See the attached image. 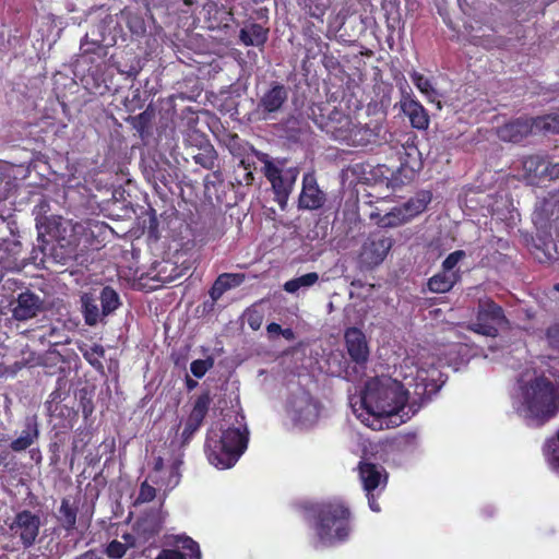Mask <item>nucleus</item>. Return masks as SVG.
<instances>
[{
	"mask_svg": "<svg viewBox=\"0 0 559 559\" xmlns=\"http://www.w3.org/2000/svg\"><path fill=\"white\" fill-rule=\"evenodd\" d=\"M401 369L404 382L389 376L373 377L366 381L359 395L350 397L353 413L366 427L376 431L399 427L419 408L407 405L408 388L414 386V394L419 399L437 390L440 374L437 368L414 366L407 358Z\"/></svg>",
	"mask_w": 559,
	"mask_h": 559,
	"instance_id": "f257e3e1",
	"label": "nucleus"
},
{
	"mask_svg": "<svg viewBox=\"0 0 559 559\" xmlns=\"http://www.w3.org/2000/svg\"><path fill=\"white\" fill-rule=\"evenodd\" d=\"M547 372L554 377H537L521 386L513 406L528 426H540L559 412V358H549Z\"/></svg>",
	"mask_w": 559,
	"mask_h": 559,
	"instance_id": "f03ea898",
	"label": "nucleus"
},
{
	"mask_svg": "<svg viewBox=\"0 0 559 559\" xmlns=\"http://www.w3.org/2000/svg\"><path fill=\"white\" fill-rule=\"evenodd\" d=\"M36 227L38 239L44 238L45 234L56 239L57 247L52 249V255L61 264L76 259L80 253L93 246V231L81 222L50 216L37 219Z\"/></svg>",
	"mask_w": 559,
	"mask_h": 559,
	"instance_id": "7ed1b4c3",
	"label": "nucleus"
},
{
	"mask_svg": "<svg viewBox=\"0 0 559 559\" xmlns=\"http://www.w3.org/2000/svg\"><path fill=\"white\" fill-rule=\"evenodd\" d=\"M249 431L242 415L221 433L211 430L206 438L205 451L209 462L218 469L230 468L243 454L248 445Z\"/></svg>",
	"mask_w": 559,
	"mask_h": 559,
	"instance_id": "20e7f679",
	"label": "nucleus"
},
{
	"mask_svg": "<svg viewBox=\"0 0 559 559\" xmlns=\"http://www.w3.org/2000/svg\"><path fill=\"white\" fill-rule=\"evenodd\" d=\"M314 528L321 546L344 542L350 533L348 509L341 502L323 504L318 513Z\"/></svg>",
	"mask_w": 559,
	"mask_h": 559,
	"instance_id": "39448f33",
	"label": "nucleus"
},
{
	"mask_svg": "<svg viewBox=\"0 0 559 559\" xmlns=\"http://www.w3.org/2000/svg\"><path fill=\"white\" fill-rule=\"evenodd\" d=\"M285 411L293 424L300 428L313 426L320 416L319 402L302 388H298L289 394Z\"/></svg>",
	"mask_w": 559,
	"mask_h": 559,
	"instance_id": "423d86ee",
	"label": "nucleus"
},
{
	"mask_svg": "<svg viewBox=\"0 0 559 559\" xmlns=\"http://www.w3.org/2000/svg\"><path fill=\"white\" fill-rule=\"evenodd\" d=\"M260 160L264 164V175L272 183L276 201L281 207H284L288 195L293 191L299 170L297 168H284L282 164L274 163L265 154L262 155Z\"/></svg>",
	"mask_w": 559,
	"mask_h": 559,
	"instance_id": "0eeeda50",
	"label": "nucleus"
},
{
	"mask_svg": "<svg viewBox=\"0 0 559 559\" xmlns=\"http://www.w3.org/2000/svg\"><path fill=\"white\" fill-rule=\"evenodd\" d=\"M508 323L503 310L490 299L479 300L476 322L469 329L478 334L496 337L498 330Z\"/></svg>",
	"mask_w": 559,
	"mask_h": 559,
	"instance_id": "6e6552de",
	"label": "nucleus"
},
{
	"mask_svg": "<svg viewBox=\"0 0 559 559\" xmlns=\"http://www.w3.org/2000/svg\"><path fill=\"white\" fill-rule=\"evenodd\" d=\"M431 201L428 191H421L401 206L393 207L379 221L382 227H395L420 214Z\"/></svg>",
	"mask_w": 559,
	"mask_h": 559,
	"instance_id": "1a4fd4ad",
	"label": "nucleus"
},
{
	"mask_svg": "<svg viewBox=\"0 0 559 559\" xmlns=\"http://www.w3.org/2000/svg\"><path fill=\"white\" fill-rule=\"evenodd\" d=\"M393 246V240L382 234L370 235L361 246L359 262L366 269L381 264Z\"/></svg>",
	"mask_w": 559,
	"mask_h": 559,
	"instance_id": "9d476101",
	"label": "nucleus"
},
{
	"mask_svg": "<svg viewBox=\"0 0 559 559\" xmlns=\"http://www.w3.org/2000/svg\"><path fill=\"white\" fill-rule=\"evenodd\" d=\"M40 526L39 515L29 510H23L16 513L9 530L12 536L21 540L24 548H29L35 544Z\"/></svg>",
	"mask_w": 559,
	"mask_h": 559,
	"instance_id": "9b49d317",
	"label": "nucleus"
},
{
	"mask_svg": "<svg viewBox=\"0 0 559 559\" xmlns=\"http://www.w3.org/2000/svg\"><path fill=\"white\" fill-rule=\"evenodd\" d=\"M287 98L288 90L284 85L274 82L260 96L255 111L263 120L272 119L275 114L282 110Z\"/></svg>",
	"mask_w": 559,
	"mask_h": 559,
	"instance_id": "f8f14e48",
	"label": "nucleus"
},
{
	"mask_svg": "<svg viewBox=\"0 0 559 559\" xmlns=\"http://www.w3.org/2000/svg\"><path fill=\"white\" fill-rule=\"evenodd\" d=\"M12 317L17 321H27L37 316L43 302L39 296L31 292L22 293L11 302Z\"/></svg>",
	"mask_w": 559,
	"mask_h": 559,
	"instance_id": "ddd939ff",
	"label": "nucleus"
},
{
	"mask_svg": "<svg viewBox=\"0 0 559 559\" xmlns=\"http://www.w3.org/2000/svg\"><path fill=\"white\" fill-rule=\"evenodd\" d=\"M299 207L305 210L320 209L325 202V193L319 188L316 177L306 174L302 178V189L299 195Z\"/></svg>",
	"mask_w": 559,
	"mask_h": 559,
	"instance_id": "4468645a",
	"label": "nucleus"
},
{
	"mask_svg": "<svg viewBox=\"0 0 559 559\" xmlns=\"http://www.w3.org/2000/svg\"><path fill=\"white\" fill-rule=\"evenodd\" d=\"M355 122L350 117L341 111L334 110L330 114L325 122V131L334 140L346 143L350 139V133Z\"/></svg>",
	"mask_w": 559,
	"mask_h": 559,
	"instance_id": "2eb2a0df",
	"label": "nucleus"
},
{
	"mask_svg": "<svg viewBox=\"0 0 559 559\" xmlns=\"http://www.w3.org/2000/svg\"><path fill=\"white\" fill-rule=\"evenodd\" d=\"M534 133L533 122L530 118H518L498 129V136L506 142L518 143Z\"/></svg>",
	"mask_w": 559,
	"mask_h": 559,
	"instance_id": "dca6fc26",
	"label": "nucleus"
},
{
	"mask_svg": "<svg viewBox=\"0 0 559 559\" xmlns=\"http://www.w3.org/2000/svg\"><path fill=\"white\" fill-rule=\"evenodd\" d=\"M359 476L366 492L382 490L386 485V473L382 466L372 463L359 465Z\"/></svg>",
	"mask_w": 559,
	"mask_h": 559,
	"instance_id": "f3484780",
	"label": "nucleus"
},
{
	"mask_svg": "<svg viewBox=\"0 0 559 559\" xmlns=\"http://www.w3.org/2000/svg\"><path fill=\"white\" fill-rule=\"evenodd\" d=\"M345 342L350 358L356 362H365L369 356V347L365 334L357 328L345 332Z\"/></svg>",
	"mask_w": 559,
	"mask_h": 559,
	"instance_id": "a211bd4d",
	"label": "nucleus"
},
{
	"mask_svg": "<svg viewBox=\"0 0 559 559\" xmlns=\"http://www.w3.org/2000/svg\"><path fill=\"white\" fill-rule=\"evenodd\" d=\"M402 111L409 118L411 124L419 130L427 129L429 117L423 105L409 94H404L401 99Z\"/></svg>",
	"mask_w": 559,
	"mask_h": 559,
	"instance_id": "6ab92c4d",
	"label": "nucleus"
},
{
	"mask_svg": "<svg viewBox=\"0 0 559 559\" xmlns=\"http://www.w3.org/2000/svg\"><path fill=\"white\" fill-rule=\"evenodd\" d=\"M210 405V399L207 395L200 396L185 424V428L182 430L181 437L182 441L187 442L192 437V435L200 428Z\"/></svg>",
	"mask_w": 559,
	"mask_h": 559,
	"instance_id": "aec40b11",
	"label": "nucleus"
},
{
	"mask_svg": "<svg viewBox=\"0 0 559 559\" xmlns=\"http://www.w3.org/2000/svg\"><path fill=\"white\" fill-rule=\"evenodd\" d=\"M39 436L38 425L35 417H28L25 420V428L21 436L13 440L11 449L15 452L26 450L31 447Z\"/></svg>",
	"mask_w": 559,
	"mask_h": 559,
	"instance_id": "412c9836",
	"label": "nucleus"
},
{
	"mask_svg": "<svg viewBox=\"0 0 559 559\" xmlns=\"http://www.w3.org/2000/svg\"><path fill=\"white\" fill-rule=\"evenodd\" d=\"M178 546L187 549L189 554H182L178 550H163L156 559H200L199 545L190 537H179Z\"/></svg>",
	"mask_w": 559,
	"mask_h": 559,
	"instance_id": "4be33fe9",
	"label": "nucleus"
},
{
	"mask_svg": "<svg viewBox=\"0 0 559 559\" xmlns=\"http://www.w3.org/2000/svg\"><path fill=\"white\" fill-rule=\"evenodd\" d=\"M460 272H448L442 270L441 273L433 275L428 287L431 292L442 294L449 292L460 280Z\"/></svg>",
	"mask_w": 559,
	"mask_h": 559,
	"instance_id": "5701e85b",
	"label": "nucleus"
},
{
	"mask_svg": "<svg viewBox=\"0 0 559 559\" xmlns=\"http://www.w3.org/2000/svg\"><path fill=\"white\" fill-rule=\"evenodd\" d=\"M240 40L246 46H262L267 39V29L252 23L240 29Z\"/></svg>",
	"mask_w": 559,
	"mask_h": 559,
	"instance_id": "b1692460",
	"label": "nucleus"
},
{
	"mask_svg": "<svg viewBox=\"0 0 559 559\" xmlns=\"http://www.w3.org/2000/svg\"><path fill=\"white\" fill-rule=\"evenodd\" d=\"M82 312L87 325H96L105 318L102 309L98 308L97 299L91 294H83L81 297Z\"/></svg>",
	"mask_w": 559,
	"mask_h": 559,
	"instance_id": "393cba45",
	"label": "nucleus"
},
{
	"mask_svg": "<svg viewBox=\"0 0 559 559\" xmlns=\"http://www.w3.org/2000/svg\"><path fill=\"white\" fill-rule=\"evenodd\" d=\"M523 170L527 180L535 183L542 180L547 170V160L540 156H528L523 160Z\"/></svg>",
	"mask_w": 559,
	"mask_h": 559,
	"instance_id": "a878e982",
	"label": "nucleus"
},
{
	"mask_svg": "<svg viewBox=\"0 0 559 559\" xmlns=\"http://www.w3.org/2000/svg\"><path fill=\"white\" fill-rule=\"evenodd\" d=\"M319 281L316 272H310L296 278H292L284 284V290L289 294H296L300 289H307Z\"/></svg>",
	"mask_w": 559,
	"mask_h": 559,
	"instance_id": "bb28decb",
	"label": "nucleus"
},
{
	"mask_svg": "<svg viewBox=\"0 0 559 559\" xmlns=\"http://www.w3.org/2000/svg\"><path fill=\"white\" fill-rule=\"evenodd\" d=\"M99 300L102 305V313L105 317L111 314L120 306L119 295L109 286L102 289Z\"/></svg>",
	"mask_w": 559,
	"mask_h": 559,
	"instance_id": "cd10ccee",
	"label": "nucleus"
},
{
	"mask_svg": "<svg viewBox=\"0 0 559 559\" xmlns=\"http://www.w3.org/2000/svg\"><path fill=\"white\" fill-rule=\"evenodd\" d=\"M534 133H559V115H547L532 119Z\"/></svg>",
	"mask_w": 559,
	"mask_h": 559,
	"instance_id": "c85d7f7f",
	"label": "nucleus"
},
{
	"mask_svg": "<svg viewBox=\"0 0 559 559\" xmlns=\"http://www.w3.org/2000/svg\"><path fill=\"white\" fill-rule=\"evenodd\" d=\"M376 133L368 126L355 123L350 133V139L347 140V145H366L369 143Z\"/></svg>",
	"mask_w": 559,
	"mask_h": 559,
	"instance_id": "c756f323",
	"label": "nucleus"
},
{
	"mask_svg": "<svg viewBox=\"0 0 559 559\" xmlns=\"http://www.w3.org/2000/svg\"><path fill=\"white\" fill-rule=\"evenodd\" d=\"M58 519L66 531H71L75 527L76 508H73L68 499H62Z\"/></svg>",
	"mask_w": 559,
	"mask_h": 559,
	"instance_id": "7c9ffc66",
	"label": "nucleus"
},
{
	"mask_svg": "<svg viewBox=\"0 0 559 559\" xmlns=\"http://www.w3.org/2000/svg\"><path fill=\"white\" fill-rule=\"evenodd\" d=\"M411 79L415 86L423 93L429 102H436L437 92L432 87L430 81L425 78L423 74L414 71L411 73Z\"/></svg>",
	"mask_w": 559,
	"mask_h": 559,
	"instance_id": "2f4dec72",
	"label": "nucleus"
},
{
	"mask_svg": "<svg viewBox=\"0 0 559 559\" xmlns=\"http://www.w3.org/2000/svg\"><path fill=\"white\" fill-rule=\"evenodd\" d=\"M214 365L213 358L193 360L190 365L191 373L197 378H202Z\"/></svg>",
	"mask_w": 559,
	"mask_h": 559,
	"instance_id": "473e14b6",
	"label": "nucleus"
},
{
	"mask_svg": "<svg viewBox=\"0 0 559 559\" xmlns=\"http://www.w3.org/2000/svg\"><path fill=\"white\" fill-rule=\"evenodd\" d=\"M465 257H466V253L463 250H456V251L450 253L442 263V270L448 271V272H459V270H455V266Z\"/></svg>",
	"mask_w": 559,
	"mask_h": 559,
	"instance_id": "72a5a7b5",
	"label": "nucleus"
},
{
	"mask_svg": "<svg viewBox=\"0 0 559 559\" xmlns=\"http://www.w3.org/2000/svg\"><path fill=\"white\" fill-rule=\"evenodd\" d=\"M105 354V349L102 345L94 344L83 353L85 359L93 366H102L99 358Z\"/></svg>",
	"mask_w": 559,
	"mask_h": 559,
	"instance_id": "f704fd0d",
	"label": "nucleus"
},
{
	"mask_svg": "<svg viewBox=\"0 0 559 559\" xmlns=\"http://www.w3.org/2000/svg\"><path fill=\"white\" fill-rule=\"evenodd\" d=\"M548 345L559 352V323H554L546 330Z\"/></svg>",
	"mask_w": 559,
	"mask_h": 559,
	"instance_id": "c9c22d12",
	"label": "nucleus"
},
{
	"mask_svg": "<svg viewBox=\"0 0 559 559\" xmlns=\"http://www.w3.org/2000/svg\"><path fill=\"white\" fill-rule=\"evenodd\" d=\"M127 548H128V546L126 544L118 542V540H112L107 546L106 554L110 558L119 559L126 554Z\"/></svg>",
	"mask_w": 559,
	"mask_h": 559,
	"instance_id": "e433bc0d",
	"label": "nucleus"
},
{
	"mask_svg": "<svg viewBox=\"0 0 559 559\" xmlns=\"http://www.w3.org/2000/svg\"><path fill=\"white\" fill-rule=\"evenodd\" d=\"M181 464V461H176L171 465L169 469V476L167 481L165 483V486L169 489L175 488L180 480V473H179V465Z\"/></svg>",
	"mask_w": 559,
	"mask_h": 559,
	"instance_id": "4c0bfd02",
	"label": "nucleus"
},
{
	"mask_svg": "<svg viewBox=\"0 0 559 559\" xmlns=\"http://www.w3.org/2000/svg\"><path fill=\"white\" fill-rule=\"evenodd\" d=\"M554 205L552 201L546 200L542 203L539 207H537L534 212V221L535 223H543L548 219V217L545 215L549 207Z\"/></svg>",
	"mask_w": 559,
	"mask_h": 559,
	"instance_id": "58836bf2",
	"label": "nucleus"
},
{
	"mask_svg": "<svg viewBox=\"0 0 559 559\" xmlns=\"http://www.w3.org/2000/svg\"><path fill=\"white\" fill-rule=\"evenodd\" d=\"M155 498V488L147 483H143L140 488L138 501L148 502Z\"/></svg>",
	"mask_w": 559,
	"mask_h": 559,
	"instance_id": "ea45409f",
	"label": "nucleus"
},
{
	"mask_svg": "<svg viewBox=\"0 0 559 559\" xmlns=\"http://www.w3.org/2000/svg\"><path fill=\"white\" fill-rule=\"evenodd\" d=\"M559 177V163L550 164L547 162V170L543 175L542 180H554Z\"/></svg>",
	"mask_w": 559,
	"mask_h": 559,
	"instance_id": "a19ab883",
	"label": "nucleus"
},
{
	"mask_svg": "<svg viewBox=\"0 0 559 559\" xmlns=\"http://www.w3.org/2000/svg\"><path fill=\"white\" fill-rule=\"evenodd\" d=\"M231 278H233V275H230V274H223V275L218 276V278L215 282V289L225 292L226 289H228L231 286V284H230Z\"/></svg>",
	"mask_w": 559,
	"mask_h": 559,
	"instance_id": "79ce46f5",
	"label": "nucleus"
},
{
	"mask_svg": "<svg viewBox=\"0 0 559 559\" xmlns=\"http://www.w3.org/2000/svg\"><path fill=\"white\" fill-rule=\"evenodd\" d=\"M366 493H367L368 503H369L370 509H371L373 512H379V511H380V507H379V504H378V503H377V501H376V495H374V491H372V492H366Z\"/></svg>",
	"mask_w": 559,
	"mask_h": 559,
	"instance_id": "37998d69",
	"label": "nucleus"
},
{
	"mask_svg": "<svg viewBox=\"0 0 559 559\" xmlns=\"http://www.w3.org/2000/svg\"><path fill=\"white\" fill-rule=\"evenodd\" d=\"M270 336L281 335L282 328L280 324L272 322L266 326Z\"/></svg>",
	"mask_w": 559,
	"mask_h": 559,
	"instance_id": "c03bdc74",
	"label": "nucleus"
},
{
	"mask_svg": "<svg viewBox=\"0 0 559 559\" xmlns=\"http://www.w3.org/2000/svg\"><path fill=\"white\" fill-rule=\"evenodd\" d=\"M248 321H249V325L253 330H258L261 326V319L259 317H250Z\"/></svg>",
	"mask_w": 559,
	"mask_h": 559,
	"instance_id": "a18cd8bd",
	"label": "nucleus"
},
{
	"mask_svg": "<svg viewBox=\"0 0 559 559\" xmlns=\"http://www.w3.org/2000/svg\"><path fill=\"white\" fill-rule=\"evenodd\" d=\"M281 335L287 341H293L295 338V334L292 329H282Z\"/></svg>",
	"mask_w": 559,
	"mask_h": 559,
	"instance_id": "49530a36",
	"label": "nucleus"
},
{
	"mask_svg": "<svg viewBox=\"0 0 559 559\" xmlns=\"http://www.w3.org/2000/svg\"><path fill=\"white\" fill-rule=\"evenodd\" d=\"M224 294V290H216L215 289V285L213 286L212 290H211V297L216 300L218 299L222 295Z\"/></svg>",
	"mask_w": 559,
	"mask_h": 559,
	"instance_id": "de8ad7c7",
	"label": "nucleus"
},
{
	"mask_svg": "<svg viewBox=\"0 0 559 559\" xmlns=\"http://www.w3.org/2000/svg\"><path fill=\"white\" fill-rule=\"evenodd\" d=\"M162 467H163V460L160 457H158L155 463V469L159 471Z\"/></svg>",
	"mask_w": 559,
	"mask_h": 559,
	"instance_id": "09e8293b",
	"label": "nucleus"
},
{
	"mask_svg": "<svg viewBox=\"0 0 559 559\" xmlns=\"http://www.w3.org/2000/svg\"><path fill=\"white\" fill-rule=\"evenodd\" d=\"M160 280H162V281H164V282H167V281H171V280H173V277H171V278L162 277Z\"/></svg>",
	"mask_w": 559,
	"mask_h": 559,
	"instance_id": "8fccbe9b",
	"label": "nucleus"
},
{
	"mask_svg": "<svg viewBox=\"0 0 559 559\" xmlns=\"http://www.w3.org/2000/svg\"><path fill=\"white\" fill-rule=\"evenodd\" d=\"M557 292H559V283L555 285L554 287Z\"/></svg>",
	"mask_w": 559,
	"mask_h": 559,
	"instance_id": "3c124183",
	"label": "nucleus"
}]
</instances>
